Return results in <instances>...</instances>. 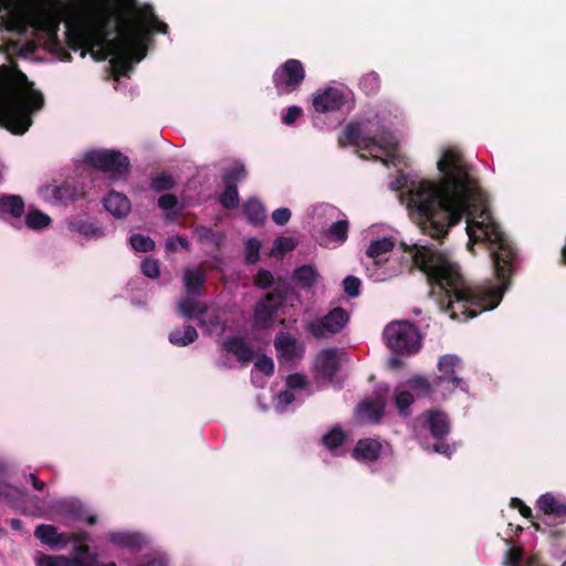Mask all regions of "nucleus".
<instances>
[{"instance_id": "f257e3e1", "label": "nucleus", "mask_w": 566, "mask_h": 566, "mask_svg": "<svg viewBox=\"0 0 566 566\" xmlns=\"http://www.w3.org/2000/svg\"><path fill=\"white\" fill-rule=\"evenodd\" d=\"M438 169L439 180H412L406 186L403 195L411 219L422 233L441 241L450 228L467 216L469 238L489 243L494 274L501 285L468 282L449 255L426 245L412 247V262L426 274L440 310L452 319L467 321L500 304L518 268L520 256L485 206L486 196L471 175L463 155L457 149H447L438 161Z\"/></svg>"}, {"instance_id": "f03ea898", "label": "nucleus", "mask_w": 566, "mask_h": 566, "mask_svg": "<svg viewBox=\"0 0 566 566\" xmlns=\"http://www.w3.org/2000/svg\"><path fill=\"white\" fill-rule=\"evenodd\" d=\"M1 38L0 52L10 64L0 65V125L15 135H23L32 125V113L44 106L43 94L13 62L15 57L28 59L39 48L41 40L45 50L62 62L72 60L71 51L87 53L95 61L109 59L115 81L129 76L134 65L147 54L148 41L154 38Z\"/></svg>"}, {"instance_id": "7ed1b4c3", "label": "nucleus", "mask_w": 566, "mask_h": 566, "mask_svg": "<svg viewBox=\"0 0 566 566\" xmlns=\"http://www.w3.org/2000/svg\"><path fill=\"white\" fill-rule=\"evenodd\" d=\"M60 7L54 20L57 27L65 20L63 35H166L169 25L161 20L150 3L138 0H67Z\"/></svg>"}, {"instance_id": "20e7f679", "label": "nucleus", "mask_w": 566, "mask_h": 566, "mask_svg": "<svg viewBox=\"0 0 566 566\" xmlns=\"http://www.w3.org/2000/svg\"><path fill=\"white\" fill-rule=\"evenodd\" d=\"M347 143L368 151L374 160H378L386 166L388 160L385 157L394 156L398 147L395 136L388 128L381 127L375 135H369L363 133L360 125L354 122L345 126L338 138L340 147L346 146Z\"/></svg>"}, {"instance_id": "39448f33", "label": "nucleus", "mask_w": 566, "mask_h": 566, "mask_svg": "<svg viewBox=\"0 0 566 566\" xmlns=\"http://www.w3.org/2000/svg\"><path fill=\"white\" fill-rule=\"evenodd\" d=\"M382 335L387 347L396 355H412L421 347L418 327L407 321L389 323Z\"/></svg>"}, {"instance_id": "423d86ee", "label": "nucleus", "mask_w": 566, "mask_h": 566, "mask_svg": "<svg viewBox=\"0 0 566 566\" xmlns=\"http://www.w3.org/2000/svg\"><path fill=\"white\" fill-rule=\"evenodd\" d=\"M84 163L96 170L109 174L112 179H125L130 171L129 158L114 149L90 150L84 156Z\"/></svg>"}, {"instance_id": "0eeeda50", "label": "nucleus", "mask_w": 566, "mask_h": 566, "mask_svg": "<svg viewBox=\"0 0 566 566\" xmlns=\"http://www.w3.org/2000/svg\"><path fill=\"white\" fill-rule=\"evenodd\" d=\"M349 322V313L343 307H334L326 315L306 323L305 331L316 339L328 338L340 333Z\"/></svg>"}, {"instance_id": "6e6552de", "label": "nucleus", "mask_w": 566, "mask_h": 566, "mask_svg": "<svg viewBox=\"0 0 566 566\" xmlns=\"http://www.w3.org/2000/svg\"><path fill=\"white\" fill-rule=\"evenodd\" d=\"M305 78V70L301 61L290 59L273 74V83L279 94H290L298 88Z\"/></svg>"}, {"instance_id": "1a4fd4ad", "label": "nucleus", "mask_w": 566, "mask_h": 566, "mask_svg": "<svg viewBox=\"0 0 566 566\" xmlns=\"http://www.w3.org/2000/svg\"><path fill=\"white\" fill-rule=\"evenodd\" d=\"M460 366V358L455 355L447 354L440 357L438 361V370L440 375L433 378V385L453 391L462 388L463 379L457 375V368Z\"/></svg>"}, {"instance_id": "9d476101", "label": "nucleus", "mask_w": 566, "mask_h": 566, "mask_svg": "<svg viewBox=\"0 0 566 566\" xmlns=\"http://www.w3.org/2000/svg\"><path fill=\"white\" fill-rule=\"evenodd\" d=\"M346 103L343 90L328 86L318 90L313 98V107L317 113H333L340 111Z\"/></svg>"}, {"instance_id": "9b49d317", "label": "nucleus", "mask_w": 566, "mask_h": 566, "mask_svg": "<svg viewBox=\"0 0 566 566\" xmlns=\"http://www.w3.org/2000/svg\"><path fill=\"white\" fill-rule=\"evenodd\" d=\"M25 213V202L20 195H0V217L11 224L20 222Z\"/></svg>"}, {"instance_id": "f8f14e48", "label": "nucleus", "mask_w": 566, "mask_h": 566, "mask_svg": "<svg viewBox=\"0 0 566 566\" xmlns=\"http://www.w3.org/2000/svg\"><path fill=\"white\" fill-rule=\"evenodd\" d=\"M424 427L437 440H444L450 433V420L448 415L439 409H431L424 412Z\"/></svg>"}, {"instance_id": "ddd939ff", "label": "nucleus", "mask_w": 566, "mask_h": 566, "mask_svg": "<svg viewBox=\"0 0 566 566\" xmlns=\"http://www.w3.org/2000/svg\"><path fill=\"white\" fill-rule=\"evenodd\" d=\"M274 347L286 360L301 358L304 354V346L298 344L295 337L285 332H280L275 336Z\"/></svg>"}, {"instance_id": "4468645a", "label": "nucleus", "mask_w": 566, "mask_h": 566, "mask_svg": "<svg viewBox=\"0 0 566 566\" xmlns=\"http://www.w3.org/2000/svg\"><path fill=\"white\" fill-rule=\"evenodd\" d=\"M223 350L232 354L238 361L249 364L254 358L253 348L247 343L244 337L230 336L222 344Z\"/></svg>"}, {"instance_id": "2eb2a0df", "label": "nucleus", "mask_w": 566, "mask_h": 566, "mask_svg": "<svg viewBox=\"0 0 566 566\" xmlns=\"http://www.w3.org/2000/svg\"><path fill=\"white\" fill-rule=\"evenodd\" d=\"M316 368L322 378L333 382L339 370L336 350L333 348L322 350L316 359Z\"/></svg>"}, {"instance_id": "dca6fc26", "label": "nucleus", "mask_w": 566, "mask_h": 566, "mask_svg": "<svg viewBox=\"0 0 566 566\" xmlns=\"http://www.w3.org/2000/svg\"><path fill=\"white\" fill-rule=\"evenodd\" d=\"M34 536L45 545L51 547H62L69 542V536L59 533L56 526L51 524H40L35 527Z\"/></svg>"}, {"instance_id": "f3484780", "label": "nucleus", "mask_w": 566, "mask_h": 566, "mask_svg": "<svg viewBox=\"0 0 566 566\" xmlns=\"http://www.w3.org/2000/svg\"><path fill=\"white\" fill-rule=\"evenodd\" d=\"M381 449V444L375 439H360L357 441L352 455L358 461L374 462L380 457Z\"/></svg>"}, {"instance_id": "a211bd4d", "label": "nucleus", "mask_w": 566, "mask_h": 566, "mask_svg": "<svg viewBox=\"0 0 566 566\" xmlns=\"http://www.w3.org/2000/svg\"><path fill=\"white\" fill-rule=\"evenodd\" d=\"M104 207L114 217L123 218L127 216L130 211V201L125 195L116 191H111L104 198Z\"/></svg>"}, {"instance_id": "6ab92c4d", "label": "nucleus", "mask_w": 566, "mask_h": 566, "mask_svg": "<svg viewBox=\"0 0 566 566\" xmlns=\"http://www.w3.org/2000/svg\"><path fill=\"white\" fill-rule=\"evenodd\" d=\"M206 282L207 277L202 268L185 271L184 283L189 295H200Z\"/></svg>"}, {"instance_id": "aec40b11", "label": "nucleus", "mask_w": 566, "mask_h": 566, "mask_svg": "<svg viewBox=\"0 0 566 566\" xmlns=\"http://www.w3.org/2000/svg\"><path fill=\"white\" fill-rule=\"evenodd\" d=\"M537 507L546 515L566 518V503H559L551 493H545L539 496Z\"/></svg>"}, {"instance_id": "412c9836", "label": "nucleus", "mask_w": 566, "mask_h": 566, "mask_svg": "<svg viewBox=\"0 0 566 566\" xmlns=\"http://www.w3.org/2000/svg\"><path fill=\"white\" fill-rule=\"evenodd\" d=\"M178 311L184 317L188 319L196 318L200 324H203V316L208 308L195 298L187 297L179 303Z\"/></svg>"}, {"instance_id": "4be33fe9", "label": "nucleus", "mask_w": 566, "mask_h": 566, "mask_svg": "<svg viewBox=\"0 0 566 566\" xmlns=\"http://www.w3.org/2000/svg\"><path fill=\"white\" fill-rule=\"evenodd\" d=\"M197 338V329L191 325H185L182 328H175L168 335L169 343L177 347H186L195 343Z\"/></svg>"}, {"instance_id": "5701e85b", "label": "nucleus", "mask_w": 566, "mask_h": 566, "mask_svg": "<svg viewBox=\"0 0 566 566\" xmlns=\"http://www.w3.org/2000/svg\"><path fill=\"white\" fill-rule=\"evenodd\" d=\"M394 247V239L390 237H385L382 239L371 241L366 251V254L368 258L375 260L376 264H380L386 261V259H382V255L390 252Z\"/></svg>"}, {"instance_id": "b1692460", "label": "nucleus", "mask_w": 566, "mask_h": 566, "mask_svg": "<svg viewBox=\"0 0 566 566\" xmlns=\"http://www.w3.org/2000/svg\"><path fill=\"white\" fill-rule=\"evenodd\" d=\"M385 405L381 400H364L359 405L361 418L368 422H379L384 416Z\"/></svg>"}, {"instance_id": "393cba45", "label": "nucleus", "mask_w": 566, "mask_h": 566, "mask_svg": "<svg viewBox=\"0 0 566 566\" xmlns=\"http://www.w3.org/2000/svg\"><path fill=\"white\" fill-rule=\"evenodd\" d=\"M193 232L200 243L211 244L217 249L220 248L226 240V234L223 232L214 231L206 226H197Z\"/></svg>"}, {"instance_id": "a878e982", "label": "nucleus", "mask_w": 566, "mask_h": 566, "mask_svg": "<svg viewBox=\"0 0 566 566\" xmlns=\"http://www.w3.org/2000/svg\"><path fill=\"white\" fill-rule=\"evenodd\" d=\"M243 212L248 221L254 226H261L266 219L265 208L258 199H249L243 205Z\"/></svg>"}, {"instance_id": "bb28decb", "label": "nucleus", "mask_w": 566, "mask_h": 566, "mask_svg": "<svg viewBox=\"0 0 566 566\" xmlns=\"http://www.w3.org/2000/svg\"><path fill=\"white\" fill-rule=\"evenodd\" d=\"M318 272L316 269L310 264L302 265L294 270L293 279L300 284L303 289L312 287L317 280Z\"/></svg>"}, {"instance_id": "cd10ccee", "label": "nucleus", "mask_w": 566, "mask_h": 566, "mask_svg": "<svg viewBox=\"0 0 566 566\" xmlns=\"http://www.w3.org/2000/svg\"><path fill=\"white\" fill-rule=\"evenodd\" d=\"M51 223V218L43 211L31 207L25 214V226L35 231L48 228Z\"/></svg>"}, {"instance_id": "c85d7f7f", "label": "nucleus", "mask_w": 566, "mask_h": 566, "mask_svg": "<svg viewBox=\"0 0 566 566\" xmlns=\"http://www.w3.org/2000/svg\"><path fill=\"white\" fill-rule=\"evenodd\" d=\"M276 315L275 306L259 302L254 308V323L256 327L266 328Z\"/></svg>"}, {"instance_id": "c756f323", "label": "nucleus", "mask_w": 566, "mask_h": 566, "mask_svg": "<svg viewBox=\"0 0 566 566\" xmlns=\"http://www.w3.org/2000/svg\"><path fill=\"white\" fill-rule=\"evenodd\" d=\"M109 541L118 547H126L129 549H138L140 547V537L134 533L114 532L111 533Z\"/></svg>"}, {"instance_id": "7c9ffc66", "label": "nucleus", "mask_w": 566, "mask_h": 566, "mask_svg": "<svg viewBox=\"0 0 566 566\" xmlns=\"http://www.w3.org/2000/svg\"><path fill=\"white\" fill-rule=\"evenodd\" d=\"M346 433L340 427H334L321 438V443L331 452L340 448L346 441Z\"/></svg>"}, {"instance_id": "2f4dec72", "label": "nucleus", "mask_w": 566, "mask_h": 566, "mask_svg": "<svg viewBox=\"0 0 566 566\" xmlns=\"http://www.w3.org/2000/svg\"><path fill=\"white\" fill-rule=\"evenodd\" d=\"M69 229L77 232L87 239L97 238L102 235V230L94 223L82 219H74L69 222Z\"/></svg>"}, {"instance_id": "473e14b6", "label": "nucleus", "mask_w": 566, "mask_h": 566, "mask_svg": "<svg viewBox=\"0 0 566 566\" xmlns=\"http://www.w3.org/2000/svg\"><path fill=\"white\" fill-rule=\"evenodd\" d=\"M70 566H101L95 555L88 553V546L81 545L77 547V554L70 558Z\"/></svg>"}, {"instance_id": "72a5a7b5", "label": "nucleus", "mask_w": 566, "mask_h": 566, "mask_svg": "<svg viewBox=\"0 0 566 566\" xmlns=\"http://www.w3.org/2000/svg\"><path fill=\"white\" fill-rule=\"evenodd\" d=\"M176 182L172 176L168 172H160L151 178L150 189L155 192H163L174 189Z\"/></svg>"}, {"instance_id": "f704fd0d", "label": "nucleus", "mask_w": 566, "mask_h": 566, "mask_svg": "<svg viewBox=\"0 0 566 566\" xmlns=\"http://www.w3.org/2000/svg\"><path fill=\"white\" fill-rule=\"evenodd\" d=\"M219 202L226 209H234L239 206L238 187L232 185H224V190L219 196Z\"/></svg>"}, {"instance_id": "c9c22d12", "label": "nucleus", "mask_w": 566, "mask_h": 566, "mask_svg": "<svg viewBox=\"0 0 566 566\" xmlns=\"http://www.w3.org/2000/svg\"><path fill=\"white\" fill-rule=\"evenodd\" d=\"M348 227L349 223L347 220H338L328 228L326 234L333 241L343 243L347 240Z\"/></svg>"}, {"instance_id": "e433bc0d", "label": "nucleus", "mask_w": 566, "mask_h": 566, "mask_svg": "<svg viewBox=\"0 0 566 566\" xmlns=\"http://www.w3.org/2000/svg\"><path fill=\"white\" fill-rule=\"evenodd\" d=\"M248 172L243 164H237L230 169L226 170L222 175L224 185L237 186L238 182L245 179Z\"/></svg>"}, {"instance_id": "4c0bfd02", "label": "nucleus", "mask_w": 566, "mask_h": 566, "mask_svg": "<svg viewBox=\"0 0 566 566\" xmlns=\"http://www.w3.org/2000/svg\"><path fill=\"white\" fill-rule=\"evenodd\" d=\"M407 386L423 396L430 395L433 391V388H436L433 381L430 382L426 377L419 375H415L409 378Z\"/></svg>"}, {"instance_id": "58836bf2", "label": "nucleus", "mask_w": 566, "mask_h": 566, "mask_svg": "<svg viewBox=\"0 0 566 566\" xmlns=\"http://www.w3.org/2000/svg\"><path fill=\"white\" fill-rule=\"evenodd\" d=\"M359 86L367 95L376 94L380 88L379 75L376 72L365 74L359 81Z\"/></svg>"}, {"instance_id": "ea45409f", "label": "nucleus", "mask_w": 566, "mask_h": 566, "mask_svg": "<svg viewBox=\"0 0 566 566\" xmlns=\"http://www.w3.org/2000/svg\"><path fill=\"white\" fill-rule=\"evenodd\" d=\"M261 242L255 238H250L244 247V261L247 264H255L260 260Z\"/></svg>"}, {"instance_id": "a19ab883", "label": "nucleus", "mask_w": 566, "mask_h": 566, "mask_svg": "<svg viewBox=\"0 0 566 566\" xmlns=\"http://www.w3.org/2000/svg\"><path fill=\"white\" fill-rule=\"evenodd\" d=\"M394 398L399 415L408 416V409L415 401L413 395L408 390H402L396 391Z\"/></svg>"}, {"instance_id": "79ce46f5", "label": "nucleus", "mask_w": 566, "mask_h": 566, "mask_svg": "<svg viewBox=\"0 0 566 566\" xmlns=\"http://www.w3.org/2000/svg\"><path fill=\"white\" fill-rule=\"evenodd\" d=\"M130 244L135 251L150 252L155 249V241L143 234H133L130 237Z\"/></svg>"}, {"instance_id": "37998d69", "label": "nucleus", "mask_w": 566, "mask_h": 566, "mask_svg": "<svg viewBox=\"0 0 566 566\" xmlns=\"http://www.w3.org/2000/svg\"><path fill=\"white\" fill-rule=\"evenodd\" d=\"M38 566H70V557L63 555H45L40 554L36 559Z\"/></svg>"}, {"instance_id": "c03bdc74", "label": "nucleus", "mask_w": 566, "mask_h": 566, "mask_svg": "<svg viewBox=\"0 0 566 566\" xmlns=\"http://www.w3.org/2000/svg\"><path fill=\"white\" fill-rule=\"evenodd\" d=\"M46 195L51 196L55 201H64L73 197L71 188L65 185L46 187Z\"/></svg>"}, {"instance_id": "a18cd8bd", "label": "nucleus", "mask_w": 566, "mask_h": 566, "mask_svg": "<svg viewBox=\"0 0 566 566\" xmlns=\"http://www.w3.org/2000/svg\"><path fill=\"white\" fill-rule=\"evenodd\" d=\"M361 282L357 276L348 275L343 281L344 292L349 297H357L360 293Z\"/></svg>"}, {"instance_id": "49530a36", "label": "nucleus", "mask_w": 566, "mask_h": 566, "mask_svg": "<svg viewBox=\"0 0 566 566\" xmlns=\"http://www.w3.org/2000/svg\"><path fill=\"white\" fill-rule=\"evenodd\" d=\"M254 367L265 376H272L274 374V361L266 355H260L254 361Z\"/></svg>"}, {"instance_id": "de8ad7c7", "label": "nucleus", "mask_w": 566, "mask_h": 566, "mask_svg": "<svg viewBox=\"0 0 566 566\" xmlns=\"http://www.w3.org/2000/svg\"><path fill=\"white\" fill-rule=\"evenodd\" d=\"M274 277L271 271L260 269L254 277V284L260 289H269L273 285Z\"/></svg>"}, {"instance_id": "09e8293b", "label": "nucleus", "mask_w": 566, "mask_h": 566, "mask_svg": "<svg viewBox=\"0 0 566 566\" xmlns=\"http://www.w3.org/2000/svg\"><path fill=\"white\" fill-rule=\"evenodd\" d=\"M524 556L523 547H512L505 553L504 566H518Z\"/></svg>"}, {"instance_id": "8fccbe9b", "label": "nucleus", "mask_w": 566, "mask_h": 566, "mask_svg": "<svg viewBox=\"0 0 566 566\" xmlns=\"http://www.w3.org/2000/svg\"><path fill=\"white\" fill-rule=\"evenodd\" d=\"M295 249V243L291 238L281 237L274 241L272 254H284Z\"/></svg>"}, {"instance_id": "3c124183", "label": "nucleus", "mask_w": 566, "mask_h": 566, "mask_svg": "<svg viewBox=\"0 0 566 566\" xmlns=\"http://www.w3.org/2000/svg\"><path fill=\"white\" fill-rule=\"evenodd\" d=\"M142 272L147 277L157 279L160 275L158 261L154 259H146L142 263Z\"/></svg>"}, {"instance_id": "603ef678", "label": "nucleus", "mask_w": 566, "mask_h": 566, "mask_svg": "<svg viewBox=\"0 0 566 566\" xmlns=\"http://www.w3.org/2000/svg\"><path fill=\"white\" fill-rule=\"evenodd\" d=\"M285 297L284 295L279 292L277 290H274L272 292H269L265 297L261 301L262 304L268 305H274L275 312L277 313L279 308L284 304Z\"/></svg>"}, {"instance_id": "864d4df0", "label": "nucleus", "mask_w": 566, "mask_h": 566, "mask_svg": "<svg viewBox=\"0 0 566 566\" xmlns=\"http://www.w3.org/2000/svg\"><path fill=\"white\" fill-rule=\"evenodd\" d=\"M178 205V198L174 193H165L158 199V207L161 210H171L175 209Z\"/></svg>"}, {"instance_id": "5fc2aeb1", "label": "nucleus", "mask_w": 566, "mask_h": 566, "mask_svg": "<svg viewBox=\"0 0 566 566\" xmlns=\"http://www.w3.org/2000/svg\"><path fill=\"white\" fill-rule=\"evenodd\" d=\"M291 211L287 208H279L273 211L272 213V220L277 226H284L289 222L291 219Z\"/></svg>"}, {"instance_id": "6e6d98bb", "label": "nucleus", "mask_w": 566, "mask_h": 566, "mask_svg": "<svg viewBox=\"0 0 566 566\" xmlns=\"http://www.w3.org/2000/svg\"><path fill=\"white\" fill-rule=\"evenodd\" d=\"M302 108L300 106H290L286 109V113L282 117V122L285 125H292L294 124L300 116L302 115Z\"/></svg>"}, {"instance_id": "4d7b16f0", "label": "nucleus", "mask_w": 566, "mask_h": 566, "mask_svg": "<svg viewBox=\"0 0 566 566\" xmlns=\"http://www.w3.org/2000/svg\"><path fill=\"white\" fill-rule=\"evenodd\" d=\"M306 378L301 374H291L286 378V385L290 389H303L306 387Z\"/></svg>"}, {"instance_id": "13d9d810", "label": "nucleus", "mask_w": 566, "mask_h": 566, "mask_svg": "<svg viewBox=\"0 0 566 566\" xmlns=\"http://www.w3.org/2000/svg\"><path fill=\"white\" fill-rule=\"evenodd\" d=\"M510 506L512 509H517L523 517H525V518L532 517L531 507H528L521 499L512 497L510 501Z\"/></svg>"}, {"instance_id": "bf43d9fd", "label": "nucleus", "mask_w": 566, "mask_h": 566, "mask_svg": "<svg viewBox=\"0 0 566 566\" xmlns=\"http://www.w3.org/2000/svg\"><path fill=\"white\" fill-rule=\"evenodd\" d=\"M432 450L433 452L444 454L448 458H450L452 453L450 446L442 440H438V442L433 444Z\"/></svg>"}, {"instance_id": "052dcab7", "label": "nucleus", "mask_w": 566, "mask_h": 566, "mask_svg": "<svg viewBox=\"0 0 566 566\" xmlns=\"http://www.w3.org/2000/svg\"><path fill=\"white\" fill-rule=\"evenodd\" d=\"M29 481L31 482L32 486L36 490V491H44L45 489V483L43 481H41L36 474L34 473H30L29 474Z\"/></svg>"}, {"instance_id": "680f3d73", "label": "nucleus", "mask_w": 566, "mask_h": 566, "mask_svg": "<svg viewBox=\"0 0 566 566\" xmlns=\"http://www.w3.org/2000/svg\"><path fill=\"white\" fill-rule=\"evenodd\" d=\"M279 397L285 405H289L294 400V395L289 390L282 391Z\"/></svg>"}, {"instance_id": "e2e57ef3", "label": "nucleus", "mask_w": 566, "mask_h": 566, "mask_svg": "<svg viewBox=\"0 0 566 566\" xmlns=\"http://www.w3.org/2000/svg\"><path fill=\"white\" fill-rule=\"evenodd\" d=\"M176 240L178 241V243L184 248V249H188L189 248V242L186 238L181 237V235H178L176 238Z\"/></svg>"}, {"instance_id": "0e129e2a", "label": "nucleus", "mask_w": 566, "mask_h": 566, "mask_svg": "<svg viewBox=\"0 0 566 566\" xmlns=\"http://www.w3.org/2000/svg\"><path fill=\"white\" fill-rule=\"evenodd\" d=\"M402 365L401 360L399 358H391L390 359V366L394 368H399Z\"/></svg>"}, {"instance_id": "69168bd1", "label": "nucleus", "mask_w": 566, "mask_h": 566, "mask_svg": "<svg viewBox=\"0 0 566 566\" xmlns=\"http://www.w3.org/2000/svg\"><path fill=\"white\" fill-rule=\"evenodd\" d=\"M166 248H167V250H170V251L175 250V241H174V239H171V238L167 239Z\"/></svg>"}, {"instance_id": "338daca9", "label": "nucleus", "mask_w": 566, "mask_h": 566, "mask_svg": "<svg viewBox=\"0 0 566 566\" xmlns=\"http://www.w3.org/2000/svg\"><path fill=\"white\" fill-rule=\"evenodd\" d=\"M526 566H538L537 558L536 557H530L527 559Z\"/></svg>"}, {"instance_id": "774afa93", "label": "nucleus", "mask_w": 566, "mask_h": 566, "mask_svg": "<svg viewBox=\"0 0 566 566\" xmlns=\"http://www.w3.org/2000/svg\"><path fill=\"white\" fill-rule=\"evenodd\" d=\"M87 523H88L90 525L95 524V523H96V516H94V515L90 516V517L87 518Z\"/></svg>"}]
</instances>
